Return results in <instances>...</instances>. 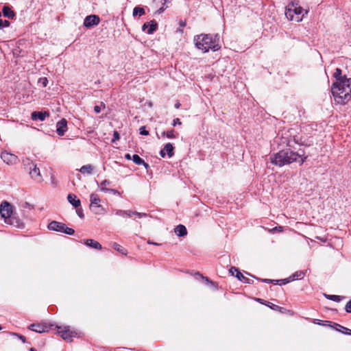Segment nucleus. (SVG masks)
Instances as JSON below:
<instances>
[{
  "label": "nucleus",
  "mask_w": 351,
  "mask_h": 351,
  "mask_svg": "<svg viewBox=\"0 0 351 351\" xmlns=\"http://www.w3.org/2000/svg\"><path fill=\"white\" fill-rule=\"evenodd\" d=\"M139 133L141 135H144V136L149 135V132L146 130L145 126H141L139 128Z\"/></svg>",
  "instance_id": "f704fd0d"
},
{
  "label": "nucleus",
  "mask_w": 351,
  "mask_h": 351,
  "mask_svg": "<svg viewBox=\"0 0 351 351\" xmlns=\"http://www.w3.org/2000/svg\"><path fill=\"white\" fill-rule=\"evenodd\" d=\"M180 106V102H177L176 104H175V108H179Z\"/></svg>",
  "instance_id": "6e6d98bb"
},
{
  "label": "nucleus",
  "mask_w": 351,
  "mask_h": 351,
  "mask_svg": "<svg viewBox=\"0 0 351 351\" xmlns=\"http://www.w3.org/2000/svg\"><path fill=\"white\" fill-rule=\"evenodd\" d=\"M1 16V13L0 12V17Z\"/></svg>",
  "instance_id": "69168bd1"
},
{
  "label": "nucleus",
  "mask_w": 351,
  "mask_h": 351,
  "mask_svg": "<svg viewBox=\"0 0 351 351\" xmlns=\"http://www.w3.org/2000/svg\"><path fill=\"white\" fill-rule=\"evenodd\" d=\"M100 190L104 192H111L114 194L119 193V192L116 189H108L106 187H101Z\"/></svg>",
  "instance_id": "e433bc0d"
},
{
  "label": "nucleus",
  "mask_w": 351,
  "mask_h": 351,
  "mask_svg": "<svg viewBox=\"0 0 351 351\" xmlns=\"http://www.w3.org/2000/svg\"><path fill=\"white\" fill-rule=\"evenodd\" d=\"M257 300H258L259 302H261V303H262V304H264V302H263V300L262 299L258 298V299H257Z\"/></svg>",
  "instance_id": "bf43d9fd"
},
{
  "label": "nucleus",
  "mask_w": 351,
  "mask_h": 351,
  "mask_svg": "<svg viewBox=\"0 0 351 351\" xmlns=\"http://www.w3.org/2000/svg\"><path fill=\"white\" fill-rule=\"evenodd\" d=\"M58 333L64 340H71L75 335V332L70 330L69 328H64V330H58Z\"/></svg>",
  "instance_id": "4468645a"
},
{
  "label": "nucleus",
  "mask_w": 351,
  "mask_h": 351,
  "mask_svg": "<svg viewBox=\"0 0 351 351\" xmlns=\"http://www.w3.org/2000/svg\"><path fill=\"white\" fill-rule=\"evenodd\" d=\"M165 4H166L165 2L162 3V5H161V7L156 10V14H162L165 10V9L167 8V6H165Z\"/></svg>",
  "instance_id": "4c0bfd02"
},
{
  "label": "nucleus",
  "mask_w": 351,
  "mask_h": 351,
  "mask_svg": "<svg viewBox=\"0 0 351 351\" xmlns=\"http://www.w3.org/2000/svg\"><path fill=\"white\" fill-rule=\"evenodd\" d=\"M333 77L336 79V82L333 84H341L343 82L344 78H348L346 75H342V71L339 68L335 69Z\"/></svg>",
  "instance_id": "dca6fc26"
},
{
  "label": "nucleus",
  "mask_w": 351,
  "mask_h": 351,
  "mask_svg": "<svg viewBox=\"0 0 351 351\" xmlns=\"http://www.w3.org/2000/svg\"><path fill=\"white\" fill-rule=\"evenodd\" d=\"M110 182L108 180H104V181H102L101 183H100V186H101V187H106V186L107 185H110Z\"/></svg>",
  "instance_id": "de8ad7c7"
},
{
  "label": "nucleus",
  "mask_w": 351,
  "mask_h": 351,
  "mask_svg": "<svg viewBox=\"0 0 351 351\" xmlns=\"http://www.w3.org/2000/svg\"><path fill=\"white\" fill-rule=\"evenodd\" d=\"M181 124H182V123L178 118L173 119V123H172L173 126H176V125H181Z\"/></svg>",
  "instance_id": "8fccbe9b"
},
{
  "label": "nucleus",
  "mask_w": 351,
  "mask_h": 351,
  "mask_svg": "<svg viewBox=\"0 0 351 351\" xmlns=\"http://www.w3.org/2000/svg\"><path fill=\"white\" fill-rule=\"evenodd\" d=\"M38 82L42 84L43 87H45L48 84V80L47 77H41L39 79Z\"/></svg>",
  "instance_id": "79ce46f5"
},
{
  "label": "nucleus",
  "mask_w": 351,
  "mask_h": 351,
  "mask_svg": "<svg viewBox=\"0 0 351 351\" xmlns=\"http://www.w3.org/2000/svg\"><path fill=\"white\" fill-rule=\"evenodd\" d=\"M10 25V22L8 20H3L0 19V29L8 27Z\"/></svg>",
  "instance_id": "473e14b6"
},
{
  "label": "nucleus",
  "mask_w": 351,
  "mask_h": 351,
  "mask_svg": "<svg viewBox=\"0 0 351 351\" xmlns=\"http://www.w3.org/2000/svg\"><path fill=\"white\" fill-rule=\"evenodd\" d=\"M304 276L305 274L303 271H297L289 277L291 281H293L298 279H302L304 277Z\"/></svg>",
  "instance_id": "cd10ccee"
},
{
  "label": "nucleus",
  "mask_w": 351,
  "mask_h": 351,
  "mask_svg": "<svg viewBox=\"0 0 351 351\" xmlns=\"http://www.w3.org/2000/svg\"><path fill=\"white\" fill-rule=\"evenodd\" d=\"M68 202L73 206L75 208H77L81 205V202L79 199H77L75 195L70 193L67 196Z\"/></svg>",
  "instance_id": "f3484780"
},
{
  "label": "nucleus",
  "mask_w": 351,
  "mask_h": 351,
  "mask_svg": "<svg viewBox=\"0 0 351 351\" xmlns=\"http://www.w3.org/2000/svg\"><path fill=\"white\" fill-rule=\"evenodd\" d=\"M28 328L32 331L43 333L49 331V327L45 323L32 324Z\"/></svg>",
  "instance_id": "9d476101"
},
{
  "label": "nucleus",
  "mask_w": 351,
  "mask_h": 351,
  "mask_svg": "<svg viewBox=\"0 0 351 351\" xmlns=\"http://www.w3.org/2000/svg\"><path fill=\"white\" fill-rule=\"evenodd\" d=\"M220 36L216 34H201L194 37V42L197 49L206 53L209 49L216 51L221 48L219 44Z\"/></svg>",
  "instance_id": "f03ea898"
},
{
  "label": "nucleus",
  "mask_w": 351,
  "mask_h": 351,
  "mask_svg": "<svg viewBox=\"0 0 351 351\" xmlns=\"http://www.w3.org/2000/svg\"><path fill=\"white\" fill-rule=\"evenodd\" d=\"M90 209L95 214L101 215L104 213V208L100 204L101 199L98 195L92 193L90 196Z\"/></svg>",
  "instance_id": "0eeeda50"
},
{
  "label": "nucleus",
  "mask_w": 351,
  "mask_h": 351,
  "mask_svg": "<svg viewBox=\"0 0 351 351\" xmlns=\"http://www.w3.org/2000/svg\"><path fill=\"white\" fill-rule=\"evenodd\" d=\"M186 21H185L180 20V21H179V26H180V27H181V28L184 27L186 26Z\"/></svg>",
  "instance_id": "603ef678"
},
{
  "label": "nucleus",
  "mask_w": 351,
  "mask_h": 351,
  "mask_svg": "<svg viewBox=\"0 0 351 351\" xmlns=\"http://www.w3.org/2000/svg\"><path fill=\"white\" fill-rule=\"evenodd\" d=\"M67 130V121L65 119H62L56 124V132L59 136H63Z\"/></svg>",
  "instance_id": "ddd939ff"
},
{
  "label": "nucleus",
  "mask_w": 351,
  "mask_h": 351,
  "mask_svg": "<svg viewBox=\"0 0 351 351\" xmlns=\"http://www.w3.org/2000/svg\"><path fill=\"white\" fill-rule=\"evenodd\" d=\"M335 329L337 330V331H339L343 334H346V335H351V329H349L348 328H346L339 324H335Z\"/></svg>",
  "instance_id": "5701e85b"
},
{
  "label": "nucleus",
  "mask_w": 351,
  "mask_h": 351,
  "mask_svg": "<svg viewBox=\"0 0 351 351\" xmlns=\"http://www.w3.org/2000/svg\"><path fill=\"white\" fill-rule=\"evenodd\" d=\"M112 246L115 250L118 251L119 252L121 253L122 254L126 255L128 253V251L126 249H125L124 247H123L122 246H121L120 245H119L117 243H113Z\"/></svg>",
  "instance_id": "c85d7f7f"
},
{
  "label": "nucleus",
  "mask_w": 351,
  "mask_h": 351,
  "mask_svg": "<svg viewBox=\"0 0 351 351\" xmlns=\"http://www.w3.org/2000/svg\"><path fill=\"white\" fill-rule=\"evenodd\" d=\"M307 158L304 155V152L300 149L298 152H293L290 149H286L271 156V162L276 166L282 167L297 162L302 165Z\"/></svg>",
  "instance_id": "f257e3e1"
},
{
  "label": "nucleus",
  "mask_w": 351,
  "mask_h": 351,
  "mask_svg": "<svg viewBox=\"0 0 351 351\" xmlns=\"http://www.w3.org/2000/svg\"><path fill=\"white\" fill-rule=\"evenodd\" d=\"M12 335L19 337L22 341L23 343H25L26 338L23 335L15 332L12 333Z\"/></svg>",
  "instance_id": "c03bdc74"
},
{
  "label": "nucleus",
  "mask_w": 351,
  "mask_h": 351,
  "mask_svg": "<svg viewBox=\"0 0 351 351\" xmlns=\"http://www.w3.org/2000/svg\"><path fill=\"white\" fill-rule=\"evenodd\" d=\"M350 84V78H344L341 84H332L331 92L337 104H345L351 99Z\"/></svg>",
  "instance_id": "7ed1b4c3"
},
{
  "label": "nucleus",
  "mask_w": 351,
  "mask_h": 351,
  "mask_svg": "<svg viewBox=\"0 0 351 351\" xmlns=\"http://www.w3.org/2000/svg\"><path fill=\"white\" fill-rule=\"evenodd\" d=\"M28 166L29 169V175L32 178L36 181H41L42 178L40 176V169L36 167V165L32 162L28 164Z\"/></svg>",
  "instance_id": "1a4fd4ad"
},
{
  "label": "nucleus",
  "mask_w": 351,
  "mask_h": 351,
  "mask_svg": "<svg viewBox=\"0 0 351 351\" xmlns=\"http://www.w3.org/2000/svg\"><path fill=\"white\" fill-rule=\"evenodd\" d=\"M171 1L172 0H153V3L158 6L159 4L162 5V3L164 2L166 3L171 2Z\"/></svg>",
  "instance_id": "a19ab883"
},
{
  "label": "nucleus",
  "mask_w": 351,
  "mask_h": 351,
  "mask_svg": "<svg viewBox=\"0 0 351 351\" xmlns=\"http://www.w3.org/2000/svg\"><path fill=\"white\" fill-rule=\"evenodd\" d=\"M1 158L8 165H14L19 161V158L16 155L5 151L1 152Z\"/></svg>",
  "instance_id": "6e6552de"
},
{
  "label": "nucleus",
  "mask_w": 351,
  "mask_h": 351,
  "mask_svg": "<svg viewBox=\"0 0 351 351\" xmlns=\"http://www.w3.org/2000/svg\"><path fill=\"white\" fill-rule=\"evenodd\" d=\"M325 296L327 299L334 301V302H339L343 298L342 296L337 295H326V294H325Z\"/></svg>",
  "instance_id": "7c9ffc66"
},
{
  "label": "nucleus",
  "mask_w": 351,
  "mask_h": 351,
  "mask_svg": "<svg viewBox=\"0 0 351 351\" xmlns=\"http://www.w3.org/2000/svg\"><path fill=\"white\" fill-rule=\"evenodd\" d=\"M84 244L90 247L97 250H101L102 248L101 245L99 242L91 239H86L84 241Z\"/></svg>",
  "instance_id": "a211bd4d"
},
{
  "label": "nucleus",
  "mask_w": 351,
  "mask_h": 351,
  "mask_svg": "<svg viewBox=\"0 0 351 351\" xmlns=\"http://www.w3.org/2000/svg\"><path fill=\"white\" fill-rule=\"evenodd\" d=\"M25 206L24 207H25V208L29 206V203H27V202H25Z\"/></svg>",
  "instance_id": "052dcab7"
},
{
  "label": "nucleus",
  "mask_w": 351,
  "mask_h": 351,
  "mask_svg": "<svg viewBox=\"0 0 351 351\" xmlns=\"http://www.w3.org/2000/svg\"><path fill=\"white\" fill-rule=\"evenodd\" d=\"M120 138V135L117 131H114L113 138L111 141L112 143H114Z\"/></svg>",
  "instance_id": "ea45409f"
},
{
  "label": "nucleus",
  "mask_w": 351,
  "mask_h": 351,
  "mask_svg": "<svg viewBox=\"0 0 351 351\" xmlns=\"http://www.w3.org/2000/svg\"><path fill=\"white\" fill-rule=\"evenodd\" d=\"M145 10L143 8L135 7L133 10V16L139 15L140 16L145 14Z\"/></svg>",
  "instance_id": "c756f323"
},
{
  "label": "nucleus",
  "mask_w": 351,
  "mask_h": 351,
  "mask_svg": "<svg viewBox=\"0 0 351 351\" xmlns=\"http://www.w3.org/2000/svg\"><path fill=\"white\" fill-rule=\"evenodd\" d=\"M105 104L103 102H101L100 106H95L94 107V111L96 113H99L101 112V108H105Z\"/></svg>",
  "instance_id": "c9c22d12"
},
{
  "label": "nucleus",
  "mask_w": 351,
  "mask_h": 351,
  "mask_svg": "<svg viewBox=\"0 0 351 351\" xmlns=\"http://www.w3.org/2000/svg\"><path fill=\"white\" fill-rule=\"evenodd\" d=\"M2 330V328L0 326V330Z\"/></svg>",
  "instance_id": "0e129e2a"
},
{
  "label": "nucleus",
  "mask_w": 351,
  "mask_h": 351,
  "mask_svg": "<svg viewBox=\"0 0 351 351\" xmlns=\"http://www.w3.org/2000/svg\"><path fill=\"white\" fill-rule=\"evenodd\" d=\"M100 19L97 15H89L84 19V25L87 28H90L98 25Z\"/></svg>",
  "instance_id": "9b49d317"
},
{
  "label": "nucleus",
  "mask_w": 351,
  "mask_h": 351,
  "mask_svg": "<svg viewBox=\"0 0 351 351\" xmlns=\"http://www.w3.org/2000/svg\"><path fill=\"white\" fill-rule=\"evenodd\" d=\"M125 158L128 159V160H130L132 159V157H131L130 154H126L125 155Z\"/></svg>",
  "instance_id": "5fc2aeb1"
},
{
  "label": "nucleus",
  "mask_w": 351,
  "mask_h": 351,
  "mask_svg": "<svg viewBox=\"0 0 351 351\" xmlns=\"http://www.w3.org/2000/svg\"><path fill=\"white\" fill-rule=\"evenodd\" d=\"M203 278H204V277L202 276ZM206 280L208 282V278H205Z\"/></svg>",
  "instance_id": "e2e57ef3"
},
{
  "label": "nucleus",
  "mask_w": 351,
  "mask_h": 351,
  "mask_svg": "<svg viewBox=\"0 0 351 351\" xmlns=\"http://www.w3.org/2000/svg\"><path fill=\"white\" fill-rule=\"evenodd\" d=\"M177 32H178L182 33V32H183V31H182V28L179 27V28L177 29Z\"/></svg>",
  "instance_id": "13d9d810"
},
{
  "label": "nucleus",
  "mask_w": 351,
  "mask_h": 351,
  "mask_svg": "<svg viewBox=\"0 0 351 351\" xmlns=\"http://www.w3.org/2000/svg\"><path fill=\"white\" fill-rule=\"evenodd\" d=\"M3 14L5 17H7L8 19H14L15 16V13L13 10H11V8L7 5H4L2 10Z\"/></svg>",
  "instance_id": "6ab92c4d"
},
{
  "label": "nucleus",
  "mask_w": 351,
  "mask_h": 351,
  "mask_svg": "<svg viewBox=\"0 0 351 351\" xmlns=\"http://www.w3.org/2000/svg\"><path fill=\"white\" fill-rule=\"evenodd\" d=\"M29 351H36V349H34V348H31L29 349Z\"/></svg>",
  "instance_id": "680f3d73"
},
{
  "label": "nucleus",
  "mask_w": 351,
  "mask_h": 351,
  "mask_svg": "<svg viewBox=\"0 0 351 351\" xmlns=\"http://www.w3.org/2000/svg\"><path fill=\"white\" fill-rule=\"evenodd\" d=\"M93 171V167L91 165H83L80 169V171L82 173H87V174H91Z\"/></svg>",
  "instance_id": "bb28decb"
},
{
  "label": "nucleus",
  "mask_w": 351,
  "mask_h": 351,
  "mask_svg": "<svg viewBox=\"0 0 351 351\" xmlns=\"http://www.w3.org/2000/svg\"><path fill=\"white\" fill-rule=\"evenodd\" d=\"M147 243H149V244L155 245H160V244H158L157 243L151 242L150 241H148Z\"/></svg>",
  "instance_id": "4d7b16f0"
},
{
  "label": "nucleus",
  "mask_w": 351,
  "mask_h": 351,
  "mask_svg": "<svg viewBox=\"0 0 351 351\" xmlns=\"http://www.w3.org/2000/svg\"><path fill=\"white\" fill-rule=\"evenodd\" d=\"M291 281L290 277L280 280H276V283L280 282V285H286Z\"/></svg>",
  "instance_id": "72a5a7b5"
},
{
  "label": "nucleus",
  "mask_w": 351,
  "mask_h": 351,
  "mask_svg": "<svg viewBox=\"0 0 351 351\" xmlns=\"http://www.w3.org/2000/svg\"><path fill=\"white\" fill-rule=\"evenodd\" d=\"M47 228L50 230L63 232L69 235H73L75 233V230L73 228H69L65 223L57 221H51L48 224Z\"/></svg>",
  "instance_id": "423d86ee"
},
{
  "label": "nucleus",
  "mask_w": 351,
  "mask_h": 351,
  "mask_svg": "<svg viewBox=\"0 0 351 351\" xmlns=\"http://www.w3.org/2000/svg\"><path fill=\"white\" fill-rule=\"evenodd\" d=\"M238 280L243 282L244 283L252 284L253 280L245 277L240 271H237V274L235 276Z\"/></svg>",
  "instance_id": "a878e982"
},
{
  "label": "nucleus",
  "mask_w": 351,
  "mask_h": 351,
  "mask_svg": "<svg viewBox=\"0 0 351 351\" xmlns=\"http://www.w3.org/2000/svg\"><path fill=\"white\" fill-rule=\"evenodd\" d=\"M160 155L164 158L165 156H166V152L164 150V149H161L160 152Z\"/></svg>",
  "instance_id": "864d4df0"
},
{
  "label": "nucleus",
  "mask_w": 351,
  "mask_h": 351,
  "mask_svg": "<svg viewBox=\"0 0 351 351\" xmlns=\"http://www.w3.org/2000/svg\"><path fill=\"white\" fill-rule=\"evenodd\" d=\"M49 116V113L47 112H38L34 111L32 113V119L33 120H40V121H44L46 117H48Z\"/></svg>",
  "instance_id": "2eb2a0df"
},
{
  "label": "nucleus",
  "mask_w": 351,
  "mask_h": 351,
  "mask_svg": "<svg viewBox=\"0 0 351 351\" xmlns=\"http://www.w3.org/2000/svg\"><path fill=\"white\" fill-rule=\"evenodd\" d=\"M174 231H175V233L178 237H184L187 234L186 228L184 225L180 224V225L177 226L176 227Z\"/></svg>",
  "instance_id": "412c9836"
},
{
  "label": "nucleus",
  "mask_w": 351,
  "mask_h": 351,
  "mask_svg": "<svg viewBox=\"0 0 351 351\" xmlns=\"http://www.w3.org/2000/svg\"><path fill=\"white\" fill-rule=\"evenodd\" d=\"M12 206L8 202H3L0 206V215L4 219L5 223L17 228H23V223L19 219L13 216Z\"/></svg>",
  "instance_id": "20e7f679"
},
{
  "label": "nucleus",
  "mask_w": 351,
  "mask_h": 351,
  "mask_svg": "<svg viewBox=\"0 0 351 351\" xmlns=\"http://www.w3.org/2000/svg\"><path fill=\"white\" fill-rule=\"evenodd\" d=\"M132 160L133 162L137 165H143L145 169H147L149 167V165L145 162L138 155L134 154L132 156Z\"/></svg>",
  "instance_id": "aec40b11"
},
{
  "label": "nucleus",
  "mask_w": 351,
  "mask_h": 351,
  "mask_svg": "<svg viewBox=\"0 0 351 351\" xmlns=\"http://www.w3.org/2000/svg\"><path fill=\"white\" fill-rule=\"evenodd\" d=\"M345 310L347 313H351V300L347 302Z\"/></svg>",
  "instance_id": "49530a36"
},
{
  "label": "nucleus",
  "mask_w": 351,
  "mask_h": 351,
  "mask_svg": "<svg viewBox=\"0 0 351 351\" xmlns=\"http://www.w3.org/2000/svg\"><path fill=\"white\" fill-rule=\"evenodd\" d=\"M303 11V8L298 3L291 2L286 7L285 16L289 21L300 22L304 16Z\"/></svg>",
  "instance_id": "39448f33"
},
{
  "label": "nucleus",
  "mask_w": 351,
  "mask_h": 351,
  "mask_svg": "<svg viewBox=\"0 0 351 351\" xmlns=\"http://www.w3.org/2000/svg\"><path fill=\"white\" fill-rule=\"evenodd\" d=\"M174 130H169V131H167V132H163L162 133V135L163 136H167L168 138H175V135H174Z\"/></svg>",
  "instance_id": "2f4dec72"
},
{
  "label": "nucleus",
  "mask_w": 351,
  "mask_h": 351,
  "mask_svg": "<svg viewBox=\"0 0 351 351\" xmlns=\"http://www.w3.org/2000/svg\"><path fill=\"white\" fill-rule=\"evenodd\" d=\"M158 23L156 21L152 20L149 22L145 23L142 27V29L145 31L147 29V33L148 34H152L157 29Z\"/></svg>",
  "instance_id": "f8f14e48"
},
{
  "label": "nucleus",
  "mask_w": 351,
  "mask_h": 351,
  "mask_svg": "<svg viewBox=\"0 0 351 351\" xmlns=\"http://www.w3.org/2000/svg\"><path fill=\"white\" fill-rule=\"evenodd\" d=\"M133 215L137 216L138 217H147V215L146 213H138V212H136V211H132V216Z\"/></svg>",
  "instance_id": "37998d69"
},
{
  "label": "nucleus",
  "mask_w": 351,
  "mask_h": 351,
  "mask_svg": "<svg viewBox=\"0 0 351 351\" xmlns=\"http://www.w3.org/2000/svg\"><path fill=\"white\" fill-rule=\"evenodd\" d=\"M293 142L294 143L298 144V145H302V141L301 138H300V137H298L297 136H293L292 138L289 139L287 141V146L289 147H293V145H292Z\"/></svg>",
  "instance_id": "4be33fe9"
},
{
  "label": "nucleus",
  "mask_w": 351,
  "mask_h": 351,
  "mask_svg": "<svg viewBox=\"0 0 351 351\" xmlns=\"http://www.w3.org/2000/svg\"><path fill=\"white\" fill-rule=\"evenodd\" d=\"M237 271H239V270L235 267H231L230 269H229V272L231 274L232 276H234V272H236L237 274Z\"/></svg>",
  "instance_id": "09e8293b"
},
{
  "label": "nucleus",
  "mask_w": 351,
  "mask_h": 351,
  "mask_svg": "<svg viewBox=\"0 0 351 351\" xmlns=\"http://www.w3.org/2000/svg\"><path fill=\"white\" fill-rule=\"evenodd\" d=\"M163 149L165 151V152L167 154V155L169 158H171L173 156V154H174L173 149L174 148L171 143H167L165 145Z\"/></svg>",
  "instance_id": "b1692460"
},
{
  "label": "nucleus",
  "mask_w": 351,
  "mask_h": 351,
  "mask_svg": "<svg viewBox=\"0 0 351 351\" xmlns=\"http://www.w3.org/2000/svg\"><path fill=\"white\" fill-rule=\"evenodd\" d=\"M76 213H77V215L81 218V219H83L84 218V215L83 213V210L82 208H77L76 210Z\"/></svg>",
  "instance_id": "a18cd8bd"
},
{
  "label": "nucleus",
  "mask_w": 351,
  "mask_h": 351,
  "mask_svg": "<svg viewBox=\"0 0 351 351\" xmlns=\"http://www.w3.org/2000/svg\"><path fill=\"white\" fill-rule=\"evenodd\" d=\"M266 305L269 306L273 310H280L281 308L280 306H279L278 305H276L274 304H272V303H271L269 302H267Z\"/></svg>",
  "instance_id": "58836bf2"
},
{
  "label": "nucleus",
  "mask_w": 351,
  "mask_h": 351,
  "mask_svg": "<svg viewBox=\"0 0 351 351\" xmlns=\"http://www.w3.org/2000/svg\"><path fill=\"white\" fill-rule=\"evenodd\" d=\"M115 214L123 217H132V210H117Z\"/></svg>",
  "instance_id": "393cba45"
},
{
  "label": "nucleus",
  "mask_w": 351,
  "mask_h": 351,
  "mask_svg": "<svg viewBox=\"0 0 351 351\" xmlns=\"http://www.w3.org/2000/svg\"><path fill=\"white\" fill-rule=\"evenodd\" d=\"M258 280H261L262 282H266V283H274L275 282L276 283V280H270V279H259V278H257Z\"/></svg>",
  "instance_id": "3c124183"
}]
</instances>
